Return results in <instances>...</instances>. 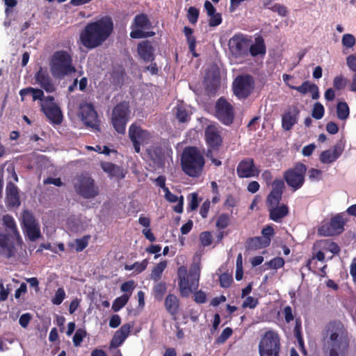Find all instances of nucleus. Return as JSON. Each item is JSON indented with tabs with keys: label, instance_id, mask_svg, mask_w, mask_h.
<instances>
[{
	"label": "nucleus",
	"instance_id": "864d4df0",
	"mask_svg": "<svg viewBox=\"0 0 356 356\" xmlns=\"http://www.w3.org/2000/svg\"><path fill=\"white\" fill-rule=\"evenodd\" d=\"M220 286L223 288L229 287L232 281V276L228 273H223L219 277Z\"/></svg>",
	"mask_w": 356,
	"mask_h": 356
},
{
	"label": "nucleus",
	"instance_id": "f03ea898",
	"mask_svg": "<svg viewBox=\"0 0 356 356\" xmlns=\"http://www.w3.org/2000/svg\"><path fill=\"white\" fill-rule=\"evenodd\" d=\"M113 31V22L111 17L104 16L88 23L80 33L82 44H102Z\"/></svg>",
	"mask_w": 356,
	"mask_h": 356
},
{
	"label": "nucleus",
	"instance_id": "a19ab883",
	"mask_svg": "<svg viewBox=\"0 0 356 356\" xmlns=\"http://www.w3.org/2000/svg\"><path fill=\"white\" fill-rule=\"evenodd\" d=\"M147 264V260L144 259L141 262H135L131 265H126L124 268L127 270H134L135 273H140L146 268Z\"/></svg>",
	"mask_w": 356,
	"mask_h": 356
},
{
	"label": "nucleus",
	"instance_id": "f8f14e48",
	"mask_svg": "<svg viewBox=\"0 0 356 356\" xmlns=\"http://www.w3.org/2000/svg\"><path fill=\"white\" fill-rule=\"evenodd\" d=\"M254 88L253 78L250 75L237 76L233 83L234 95L238 99H245Z\"/></svg>",
	"mask_w": 356,
	"mask_h": 356
},
{
	"label": "nucleus",
	"instance_id": "e2e57ef3",
	"mask_svg": "<svg viewBox=\"0 0 356 356\" xmlns=\"http://www.w3.org/2000/svg\"><path fill=\"white\" fill-rule=\"evenodd\" d=\"M344 149V146L343 143L339 141L332 149H330L333 153V154L338 159L342 154Z\"/></svg>",
	"mask_w": 356,
	"mask_h": 356
},
{
	"label": "nucleus",
	"instance_id": "5fc2aeb1",
	"mask_svg": "<svg viewBox=\"0 0 356 356\" xmlns=\"http://www.w3.org/2000/svg\"><path fill=\"white\" fill-rule=\"evenodd\" d=\"M229 218L227 214H221L217 219L216 226L219 229H224L229 225Z\"/></svg>",
	"mask_w": 356,
	"mask_h": 356
},
{
	"label": "nucleus",
	"instance_id": "4d7b16f0",
	"mask_svg": "<svg viewBox=\"0 0 356 356\" xmlns=\"http://www.w3.org/2000/svg\"><path fill=\"white\" fill-rule=\"evenodd\" d=\"M266 53L265 46H250L248 48V54L255 56L257 55H264Z\"/></svg>",
	"mask_w": 356,
	"mask_h": 356
},
{
	"label": "nucleus",
	"instance_id": "49530a36",
	"mask_svg": "<svg viewBox=\"0 0 356 356\" xmlns=\"http://www.w3.org/2000/svg\"><path fill=\"white\" fill-rule=\"evenodd\" d=\"M89 238V236H85L81 238H77L75 240L74 247L76 252H81L88 246Z\"/></svg>",
	"mask_w": 356,
	"mask_h": 356
},
{
	"label": "nucleus",
	"instance_id": "5701e85b",
	"mask_svg": "<svg viewBox=\"0 0 356 356\" xmlns=\"http://www.w3.org/2000/svg\"><path fill=\"white\" fill-rule=\"evenodd\" d=\"M6 193V204L7 207H18L20 205L19 190L11 181L7 184Z\"/></svg>",
	"mask_w": 356,
	"mask_h": 356
},
{
	"label": "nucleus",
	"instance_id": "37998d69",
	"mask_svg": "<svg viewBox=\"0 0 356 356\" xmlns=\"http://www.w3.org/2000/svg\"><path fill=\"white\" fill-rule=\"evenodd\" d=\"M324 113L323 106L320 102L315 103L312 109V117L316 120H320L323 117Z\"/></svg>",
	"mask_w": 356,
	"mask_h": 356
},
{
	"label": "nucleus",
	"instance_id": "09e8293b",
	"mask_svg": "<svg viewBox=\"0 0 356 356\" xmlns=\"http://www.w3.org/2000/svg\"><path fill=\"white\" fill-rule=\"evenodd\" d=\"M66 294L63 288H59L56 291L54 297L52 298V303L56 305H59L62 303L63 300L65 298Z\"/></svg>",
	"mask_w": 356,
	"mask_h": 356
},
{
	"label": "nucleus",
	"instance_id": "9b49d317",
	"mask_svg": "<svg viewBox=\"0 0 356 356\" xmlns=\"http://www.w3.org/2000/svg\"><path fill=\"white\" fill-rule=\"evenodd\" d=\"M129 136L133 143L134 150L139 153L140 146L147 144L152 138V135L147 130L142 129L136 124H132L129 128Z\"/></svg>",
	"mask_w": 356,
	"mask_h": 356
},
{
	"label": "nucleus",
	"instance_id": "c9c22d12",
	"mask_svg": "<svg viewBox=\"0 0 356 356\" xmlns=\"http://www.w3.org/2000/svg\"><path fill=\"white\" fill-rule=\"evenodd\" d=\"M124 71L122 67H118L113 70L111 75V82L115 86L122 84L124 81Z\"/></svg>",
	"mask_w": 356,
	"mask_h": 356
},
{
	"label": "nucleus",
	"instance_id": "f3484780",
	"mask_svg": "<svg viewBox=\"0 0 356 356\" xmlns=\"http://www.w3.org/2000/svg\"><path fill=\"white\" fill-rule=\"evenodd\" d=\"M344 220L341 216L333 217L329 223L323 224L318 229V233L323 236H332L343 230Z\"/></svg>",
	"mask_w": 356,
	"mask_h": 356
},
{
	"label": "nucleus",
	"instance_id": "4be33fe9",
	"mask_svg": "<svg viewBox=\"0 0 356 356\" xmlns=\"http://www.w3.org/2000/svg\"><path fill=\"white\" fill-rule=\"evenodd\" d=\"M14 241L9 235L0 233V254L6 257L10 258L15 256V248Z\"/></svg>",
	"mask_w": 356,
	"mask_h": 356
},
{
	"label": "nucleus",
	"instance_id": "7ed1b4c3",
	"mask_svg": "<svg viewBox=\"0 0 356 356\" xmlns=\"http://www.w3.org/2000/svg\"><path fill=\"white\" fill-rule=\"evenodd\" d=\"M49 69L52 76L62 79L76 72L72 55L65 51H57L49 59Z\"/></svg>",
	"mask_w": 356,
	"mask_h": 356
},
{
	"label": "nucleus",
	"instance_id": "ea45409f",
	"mask_svg": "<svg viewBox=\"0 0 356 356\" xmlns=\"http://www.w3.org/2000/svg\"><path fill=\"white\" fill-rule=\"evenodd\" d=\"M337 157L330 149L323 151L319 156L320 161L323 164H331L337 160Z\"/></svg>",
	"mask_w": 356,
	"mask_h": 356
},
{
	"label": "nucleus",
	"instance_id": "72a5a7b5",
	"mask_svg": "<svg viewBox=\"0 0 356 356\" xmlns=\"http://www.w3.org/2000/svg\"><path fill=\"white\" fill-rule=\"evenodd\" d=\"M138 54L145 62L154 60V49L152 46H138Z\"/></svg>",
	"mask_w": 356,
	"mask_h": 356
},
{
	"label": "nucleus",
	"instance_id": "473e14b6",
	"mask_svg": "<svg viewBox=\"0 0 356 356\" xmlns=\"http://www.w3.org/2000/svg\"><path fill=\"white\" fill-rule=\"evenodd\" d=\"M270 243V238L258 236L250 238L248 242V245L249 249L257 250L268 246Z\"/></svg>",
	"mask_w": 356,
	"mask_h": 356
},
{
	"label": "nucleus",
	"instance_id": "1a4fd4ad",
	"mask_svg": "<svg viewBox=\"0 0 356 356\" xmlns=\"http://www.w3.org/2000/svg\"><path fill=\"white\" fill-rule=\"evenodd\" d=\"M306 171V165L302 163H298L293 168L286 170L283 177L287 185L293 191H296L304 184Z\"/></svg>",
	"mask_w": 356,
	"mask_h": 356
},
{
	"label": "nucleus",
	"instance_id": "c85d7f7f",
	"mask_svg": "<svg viewBox=\"0 0 356 356\" xmlns=\"http://www.w3.org/2000/svg\"><path fill=\"white\" fill-rule=\"evenodd\" d=\"M219 70L216 65H212L208 70L205 74V81L209 88L211 87V90H216L219 85Z\"/></svg>",
	"mask_w": 356,
	"mask_h": 356
},
{
	"label": "nucleus",
	"instance_id": "a18cd8bd",
	"mask_svg": "<svg viewBox=\"0 0 356 356\" xmlns=\"http://www.w3.org/2000/svg\"><path fill=\"white\" fill-rule=\"evenodd\" d=\"M308 176L312 182H318L323 179V172L318 169L311 168L308 171Z\"/></svg>",
	"mask_w": 356,
	"mask_h": 356
},
{
	"label": "nucleus",
	"instance_id": "603ef678",
	"mask_svg": "<svg viewBox=\"0 0 356 356\" xmlns=\"http://www.w3.org/2000/svg\"><path fill=\"white\" fill-rule=\"evenodd\" d=\"M293 334L295 337L297 339L300 346H303L304 342L303 339L301 336V321L299 319H296V325L293 329Z\"/></svg>",
	"mask_w": 356,
	"mask_h": 356
},
{
	"label": "nucleus",
	"instance_id": "79ce46f5",
	"mask_svg": "<svg viewBox=\"0 0 356 356\" xmlns=\"http://www.w3.org/2000/svg\"><path fill=\"white\" fill-rule=\"evenodd\" d=\"M166 265L165 261L159 263L152 270L151 278L154 281L159 280L161 278L164 269L166 268Z\"/></svg>",
	"mask_w": 356,
	"mask_h": 356
},
{
	"label": "nucleus",
	"instance_id": "9d476101",
	"mask_svg": "<svg viewBox=\"0 0 356 356\" xmlns=\"http://www.w3.org/2000/svg\"><path fill=\"white\" fill-rule=\"evenodd\" d=\"M151 27V22L145 14H139L135 16L131 25L132 31L130 36L134 39H142L152 37L155 35L154 31H146Z\"/></svg>",
	"mask_w": 356,
	"mask_h": 356
},
{
	"label": "nucleus",
	"instance_id": "bf43d9fd",
	"mask_svg": "<svg viewBox=\"0 0 356 356\" xmlns=\"http://www.w3.org/2000/svg\"><path fill=\"white\" fill-rule=\"evenodd\" d=\"M209 17H210L209 20L210 26H216L222 23V16L219 13H216L213 15H209Z\"/></svg>",
	"mask_w": 356,
	"mask_h": 356
},
{
	"label": "nucleus",
	"instance_id": "c756f323",
	"mask_svg": "<svg viewBox=\"0 0 356 356\" xmlns=\"http://www.w3.org/2000/svg\"><path fill=\"white\" fill-rule=\"evenodd\" d=\"M314 249H321L323 252H330L334 254H338L340 251L339 246L328 239L316 241L314 245Z\"/></svg>",
	"mask_w": 356,
	"mask_h": 356
},
{
	"label": "nucleus",
	"instance_id": "bb28decb",
	"mask_svg": "<svg viewBox=\"0 0 356 356\" xmlns=\"http://www.w3.org/2000/svg\"><path fill=\"white\" fill-rule=\"evenodd\" d=\"M249 46H229V56L234 63H241L248 55Z\"/></svg>",
	"mask_w": 356,
	"mask_h": 356
},
{
	"label": "nucleus",
	"instance_id": "de8ad7c7",
	"mask_svg": "<svg viewBox=\"0 0 356 356\" xmlns=\"http://www.w3.org/2000/svg\"><path fill=\"white\" fill-rule=\"evenodd\" d=\"M314 83H311L309 81H304L299 86H292L291 88L298 91L302 95H305L307 92H310L312 90V86H314Z\"/></svg>",
	"mask_w": 356,
	"mask_h": 356
},
{
	"label": "nucleus",
	"instance_id": "680f3d73",
	"mask_svg": "<svg viewBox=\"0 0 356 356\" xmlns=\"http://www.w3.org/2000/svg\"><path fill=\"white\" fill-rule=\"evenodd\" d=\"M346 81L342 76H336L333 81L334 88L337 90H341L346 86Z\"/></svg>",
	"mask_w": 356,
	"mask_h": 356
},
{
	"label": "nucleus",
	"instance_id": "58836bf2",
	"mask_svg": "<svg viewBox=\"0 0 356 356\" xmlns=\"http://www.w3.org/2000/svg\"><path fill=\"white\" fill-rule=\"evenodd\" d=\"M130 294H123L122 296L117 298L113 303L112 309L114 312H118L122 309L128 302Z\"/></svg>",
	"mask_w": 356,
	"mask_h": 356
},
{
	"label": "nucleus",
	"instance_id": "423d86ee",
	"mask_svg": "<svg viewBox=\"0 0 356 356\" xmlns=\"http://www.w3.org/2000/svg\"><path fill=\"white\" fill-rule=\"evenodd\" d=\"M131 110L129 104L122 102L117 104L112 111L111 122L115 130L121 134H124L126 125L129 120Z\"/></svg>",
	"mask_w": 356,
	"mask_h": 356
},
{
	"label": "nucleus",
	"instance_id": "2eb2a0df",
	"mask_svg": "<svg viewBox=\"0 0 356 356\" xmlns=\"http://www.w3.org/2000/svg\"><path fill=\"white\" fill-rule=\"evenodd\" d=\"M204 136L209 149L218 150L222 142L221 127L215 124H209L205 129Z\"/></svg>",
	"mask_w": 356,
	"mask_h": 356
},
{
	"label": "nucleus",
	"instance_id": "7c9ffc66",
	"mask_svg": "<svg viewBox=\"0 0 356 356\" xmlns=\"http://www.w3.org/2000/svg\"><path fill=\"white\" fill-rule=\"evenodd\" d=\"M268 210L270 212V218L275 222H279L289 213L288 207L284 204L281 206H270Z\"/></svg>",
	"mask_w": 356,
	"mask_h": 356
},
{
	"label": "nucleus",
	"instance_id": "20e7f679",
	"mask_svg": "<svg viewBox=\"0 0 356 356\" xmlns=\"http://www.w3.org/2000/svg\"><path fill=\"white\" fill-rule=\"evenodd\" d=\"M200 270V264H193L188 273L184 266L178 268V285L180 293L183 297H188L191 293L196 291L198 289Z\"/></svg>",
	"mask_w": 356,
	"mask_h": 356
},
{
	"label": "nucleus",
	"instance_id": "774afa93",
	"mask_svg": "<svg viewBox=\"0 0 356 356\" xmlns=\"http://www.w3.org/2000/svg\"><path fill=\"white\" fill-rule=\"evenodd\" d=\"M198 207V200H197V193H191L190 195V202L188 204V208L193 211L196 209Z\"/></svg>",
	"mask_w": 356,
	"mask_h": 356
},
{
	"label": "nucleus",
	"instance_id": "052dcab7",
	"mask_svg": "<svg viewBox=\"0 0 356 356\" xmlns=\"http://www.w3.org/2000/svg\"><path fill=\"white\" fill-rule=\"evenodd\" d=\"M258 304V300L257 298H254L252 296H248L245 298V300L243 302V307L254 308Z\"/></svg>",
	"mask_w": 356,
	"mask_h": 356
},
{
	"label": "nucleus",
	"instance_id": "3c124183",
	"mask_svg": "<svg viewBox=\"0 0 356 356\" xmlns=\"http://www.w3.org/2000/svg\"><path fill=\"white\" fill-rule=\"evenodd\" d=\"M284 264V260L282 257H275L270 261L265 264L268 268L273 269H278L282 268Z\"/></svg>",
	"mask_w": 356,
	"mask_h": 356
},
{
	"label": "nucleus",
	"instance_id": "c03bdc74",
	"mask_svg": "<svg viewBox=\"0 0 356 356\" xmlns=\"http://www.w3.org/2000/svg\"><path fill=\"white\" fill-rule=\"evenodd\" d=\"M199 15V10L195 7L191 6L188 10L187 19L191 24H195L197 22Z\"/></svg>",
	"mask_w": 356,
	"mask_h": 356
},
{
	"label": "nucleus",
	"instance_id": "a878e982",
	"mask_svg": "<svg viewBox=\"0 0 356 356\" xmlns=\"http://www.w3.org/2000/svg\"><path fill=\"white\" fill-rule=\"evenodd\" d=\"M134 324L126 323L124 324L120 330L115 332L112 341L111 346L113 347H118L122 344L127 337L129 336L131 329L133 327Z\"/></svg>",
	"mask_w": 356,
	"mask_h": 356
},
{
	"label": "nucleus",
	"instance_id": "4468645a",
	"mask_svg": "<svg viewBox=\"0 0 356 356\" xmlns=\"http://www.w3.org/2000/svg\"><path fill=\"white\" fill-rule=\"evenodd\" d=\"M79 115L87 127L98 129L97 114L92 104L83 102L79 106Z\"/></svg>",
	"mask_w": 356,
	"mask_h": 356
},
{
	"label": "nucleus",
	"instance_id": "f704fd0d",
	"mask_svg": "<svg viewBox=\"0 0 356 356\" xmlns=\"http://www.w3.org/2000/svg\"><path fill=\"white\" fill-rule=\"evenodd\" d=\"M101 165L103 170L110 177H122L121 169L118 165L108 162L102 163Z\"/></svg>",
	"mask_w": 356,
	"mask_h": 356
},
{
	"label": "nucleus",
	"instance_id": "2f4dec72",
	"mask_svg": "<svg viewBox=\"0 0 356 356\" xmlns=\"http://www.w3.org/2000/svg\"><path fill=\"white\" fill-rule=\"evenodd\" d=\"M179 302L174 294H169L165 299V307L171 316H176L179 312Z\"/></svg>",
	"mask_w": 356,
	"mask_h": 356
},
{
	"label": "nucleus",
	"instance_id": "dca6fc26",
	"mask_svg": "<svg viewBox=\"0 0 356 356\" xmlns=\"http://www.w3.org/2000/svg\"><path fill=\"white\" fill-rule=\"evenodd\" d=\"M22 222L30 241H35L40 237L39 224L35 221V218L30 212L27 211L23 212Z\"/></svg>",
	"mask_w": 356,
	"mask_h": 356
},
{
	"label": "nucleus",
	"instance_id": "6e6d98bb",
	"mask_svg": "<svg viewBox=\"0 0 356 356\" xmlns=\"http://www.w3.org/2000/svg\"><path fill=\"white\" fill-rule=\"evenodd\" d=\"M273 12L277 13L279 15L284 17L287 14V8L284 5L275 3L269 8Z\"/></svg>",
	"mask_w": 356,
	"mask_h": 356
},
{
	"label": "nucleus",
	"instance_id": "393cba45",
	"mask_svg": "<svg viewBox=\"0 0 356 356\" xmlns=\"http://www.w3.org/2000/svg\"><path fill=\"white\" fill-rule=\"evenodd\" d=\"M299 111L293 107L284 112L282 118V126L285 131H289L297 123Z\"/></svg>",
	"mask_w": 356,
	"mask_h": 356
},
{
	"label": "nucleus",
	"instance_id": "a211bd4d",
	"mask_svg": "<svg viewBox=\"0 0 356 356\" xmlns=\"http://www.w3.org/2000/svg\"><path fill=\"white\" fill-rule=\"evenodd\" d=\"M259 170L255 166L252 159H245L238 165L236 172L241 178L257 177L259 174Z\"/></svg>",
	"mask_w": 356,
	"mask_h": 356
},
{
	"label": "nucleus",
	"instance_id": "e433bc0d",
	"mask_svg": "<svg viewBox=\"0 0 356 356\" xmlns=\"http://www.w3.org/2000/svg\"><path fill=\"white\" fill-rule=\"evenodd\" d=\"M350 109L346 102H340L337 106V118L341 120H345L349 117Z\"/></svg>",
	"mask_w": 356,
	"mask_h": 356
},
{
	"label": "nucleus",
	"instance_id": "69168bd1",
	"mask_svg": "<svg viewBox=\"0 0 356 356\" xmlns=\"http://www.w3.org/2000/svg\"><path fill=\"white\" fill-rule=\"evenodd\" d=\"M200 241L204 246H208L211 245L212 242V238L210 232H204L200 234Z\"/></svg>",
	"mask_w": 356,
	"mask_h": 356
},
{
	"label": "nucleus",
	"instance_id": "13d9d810",
	"mask_svg": "<svg viewBox=\"0 0 356 356\" xmlns=\"http://www.w3.org/2000/svg\"><path fill=\"white\" fill-rule=\"evenodd\" d=\"M232 334V330L230 327H226L223 330L221 334L216 339V343H223Z\"/></svg>",
	"mask_w": 356,
	"mask_h": 356
},
{
	"label": "nucleus",
	"instance_id": "8fccbe9b",
	"mask_svg": "<svg viewBox=\"0 0 356 356\" xmlns=\"http://www.w3.org/2000/svg\"><path fill=\"white\" fill-rule=\"evenodd\" d=\"M86 334L87 333L86 330L83 329H78L73 337V343L74 346H79Z\"/></svg>",
	"mask_w": 356,
	"mask_h": 356
},
{
	"label": "nucleus",
	"instance_id": "412c9836",
	"mask_svg": "<svg viewBox=\"0 0 356 356\" xmlns=\"http://www.w3.org/2000/svg\"><path fill=\"white\" fill-rule=\"evenodd\" d=\"M3 225L6 228V234L9 235L13 240H16L17 245H22V240L17 230L14 218L10 215H4L2 218Z\"/></svg>",
	"mask_w": 356,
	"mask_h": 356
},
{
	"label": "nucleus",
	"instance_id": "6ab92c4d",
	"mask_svg": "<svg viewBox=\"0 0 356 356\" xmlns=\"http://www.w3.org/2000/svg\"><path fill=\"white\" fill-rule=\"evenodd\" d=\"M285 187L284 182L282 179H275L272 183V191L267 197V204L268 206L278 205L283 194Z\"/></svg>",
	"mask_w": 356,
	"mask_h": 356
},
{
	"label": "nucleus",
	"instance_id": "6e6552de",
	"mask_svg": "<svg viewBox=\"0 0 356 356\" xmlns=\"http://www.w3.org/2000/svg\"><path fill=\"white\" fill-rule=\"evenodd\" d=\"M76 192L86 199L94 198L99 194V188L95 186L94 180L85 175L76 177L74 180Z\"/></svg>",
	"mask_w": 356,
	"mask_h": 356
},
{
	"label": "nucleus",
	"instance_id": "aec40b11",
	"mask_svg": "<svg viewBox=\"0 0 356 356\" xmlns=\"http://www.w3.org/2000/svg\"><path fill=\"white\" fill-rule=\"evenodd\" d=\"M35 81L47 92H53L56 90V86L54 83L47 70L40 67L35 75Z\"/></svg>",
	"mask_w": 356,
	"mask_h": 356
},
{
	"label": "nucleus",
	"instance_id": "b1692460",
	"mask_svg": "<svg viewBox=\"0 0 356 356\" xmlns=\"http://www.w3.org/2000/svg\"><path fill=\"white\" fill-rule=\"evenodd\" d=\"M228 44H264V40L261 35H258L253 44L251 36L238 33L229 38Z\"/></svg>",
	"mask_w": 356,
	"mask_h": 356
},
{
	"label": "nucleus",
	"instance_id": "ddd939ff",
	"mask_svg": "<svg viewBox=\"0 0 356 356\" xmlns=\"http://www.w3.org/2000/svg\"><path fill=\"white\" fill-rule=\"evenodd\" d=\"M216 116L226 125H229L233 122L234 117L233 107L222 97H220L216 104Z\"/></svg>",
	"mask_w": 356,
	"mask_h": 356
},
{
	"label": "nucleus",
	"instance_id": "0eeeda50",
	"mask_svg": "<svg viewBox=\"0 0 356 356\" xmlns=\"http://www.w3.org/2000/svg\"><path fill=\"white\" fill-rule=\"evenodd\" d=\"M280 346L278 334L272 331L266 332L259 344L260 356H279Z\"/></svg>",
	"mask_w": 356,
	"mask_h": 356
},
{
	"label": "nucleus",
	"instance_id": "39448f33",
	"mask_svg": "<svg viewBox=\"0 0 356 356\" xmlns=\"http://www.w3.org/2000/svg\"><path fill=\"white\" fill-rule=\"evenodd\" d=\"M204 159L200 151L194 147H186L181 156L183 171L192 177H199L204 166Z\"/></svg>",
	"mask_w": 356,
	"mask_h": 356
},
{
	"label": "nucleus",
	"instance_id": "4c0bfd02",
	"mask_svg": "<svg viewBox=\"0 0 356 356\" xmlns=\"http://www.w3.org/2000/svg\"><path fill=\"white\" fill-rule=\"evenodd\" d=\"M176 116L179 122H187L190 118V114L183 104H178L176 106Z\"/></svg>",
	"mask_w": 356,
	"mask_h": 356
},
{
	"label": "nucleus",
	"instance_id": "cd10ccee",
	"mask_svg": "<svg viewBox=\"0 0 356 356\" xmlns=\"http://www.w3.org/2000/svg\"><path fill=\"white\" fill-rule=\"evenodd\" d=\"M41 110L52 123L59 124L62 122L63 115L57 104H51V106L41 108Z\"/></svg>",
	"mask_w": 356,
	"mask_h": 356
},
{
	"label": "nucleus",
	"instance_id": "338daca9",
	"mask_svg": "<svg viewBox=\"0 0 356 356\" xmlns=\"http://www.w3.org/2000/svg\"><path fill=\"white\" fill-rule=\"evenodd\" d=\"M134 282L133 280L127 281L124 282L121 285V291L125 293H129L128 294H131L132 291L134 289Z\"/></svg>",
	"mask_w": 356,
	"mask_h": 356
},
{
	"label": "nucleus",
	"instance_id": "0e129e2a",
	"mask_svg": "<svg viewBox=\"0 0 356 356\" xmlns=\"http://www.w3.org/2000/svg\"><path fill=\"white\" fill-rule=\"evenodd\" d=\"M12 289H6L3 283L0 282V301L3 302L8 299L10 292Z\"/></svg>",
	"mask_w": 356,
	"mask_h": 356
},
{
	"label": "nucleus",
	"instance_id": "f257e3e1",
	"mask_svg": "<svg viewBox=\"0 0 356 356\" xmlns=\"http://www.w3.org/2000/svg\"><path fill=\"white\" fill-rule=\"evenodd\" d=\"M322 334L323 348L329 356H347L349 334L341 322L330 321L325 325Z\"/></svg>",
	"mask_w": 356,
	"mask_h": 356
}]
</instances>
